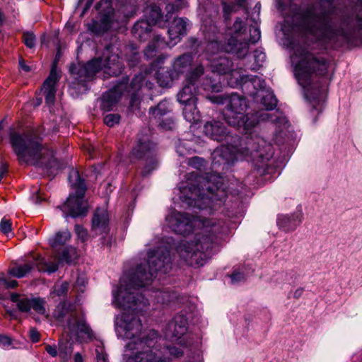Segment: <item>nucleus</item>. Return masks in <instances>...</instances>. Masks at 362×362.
<instances>
[{"mask_svg":"<svg viewBox=\"0 0 362 362\" xmlns=\"http://www.w3.org/2000/svg\"><path fill=\"white\" fill-rule=\"evenodd\" d=\"M171 267L169 247L160 245L149 250L147 260L125 273L119 286L112 289V304L123 310L120 319L116 320L117 336L132 340L126 345L128 349H141L134 356H129L126 362H166L183 355V351L177 347L169 346L159 349L153 346L152 339L138 338L142 325L136 313L149 304L148 299L138 291L149 285L156 272L167 273Z\"/></svg>","mask_w":362,"mask_h":362,"instance_id":"nucleus-1","label":"nucleus"},{"mask_svg":"<svg viewBox=\"0 0 362 362\" xmlns=\"http://www.w3.org/2000/svg\"><path fill=\"white\" fill-rule=\"evenodd\" d=\"M168 226L173 231L187 235L199 228L194 240L182 241L176 247L179 257L188 265L199 267L203 266L213 254L222 235L228 227L223 221L206 218L202 216H193L170 210L165 217Z\"/></svg>","mask_w":362,"mask_h":362,"instance_id":"nucleus-2","label":"nucleus"},{"mask_svg":"<svg viewBox=\"0 0 362 362\" xmlns=\"http://www.w3.org/2000/svg\"><path fill=\"white\" fill-rule=\"evenodd\" d=\"M291 62L305 99L312 105L313 110L320 112L325 98L322 80L329 67L328 61L312 53L305 45H296Z\"/></svg>","mask_w":362,"mask_h":362,"instance_id":"nucleus-3","label":"nucleus"},{"mask_svg":"<svg viewBox=\"0 0 362 362\" xmlns=\"http://www.w3.org/2000/svg\"><path fill=\"white\" fill-rule=\"evenodd\" d=\"M177 190L183 204L209 213L219 207L227 197L223 177L214 173L203 176L190 173Z\"/></svg>","mask_w":362,"mask_h":362,"instance_id":"nucleus-4","label":"nucleus"},{"mask_svg":"<svg viewBox=\"0 0 362 362\" xmlns=\"http://www.w3.org/2000/svg\"><path fill=\"white\" fill-rule=\"evenodd\" d=\"M207 98L214 103L223 105V117L228 124L243 128L245 134L254 128L261 121H270L277 125L286 126V117L279 111L269 113L259 111L254 115H245L248 102L244 95L232 93L221 95L209 96Z\"/></svg>","mask_w":362,"mask_h":362,"instance_id":"nucleus-5","label":"nucleus"},{"mask_svg":"<svg viewBox=\"0 0 362 362\" xmlns=\"http://www.w3.org/2000/svg\"><path fill=\"white\" fill-rule=\"evenodd\" d=\"M273 148L272 145L264 138L255 135L248 138L246 141V146L241 149H237L233 146H221L216 149L213 153V168L216 165H223L228 168L235 160L243 157L250 156L252 162L257 166H262L273 156Z\"/></svg>","mask_w":362,"mask_h":362,"instance_id":"nucleus-6","label":"nucleus"},{"mask_svg":"<svg viewBox=\"0 0 362 362\" xmlns=\"http://www.w3.org/2000/svg\"><path fill=\"white\" fill-rule=\"evenodd\" d=\"M303 23L307 34L325 45H335L345 35L344 29L338 25L332 9L318 11L309 8L303 15Z\"/></svg>","mask_w":362,"mask_h":362,"instance_id":"nucleus-7","label":"nucleus"},{"mask_svg":"<svg viewBox=\"0 0 362 362\" xmlns=\"http://www.w3.org/2000/svg\"><path fill=\"white\" fill-rule=\"evenodd\" d=\"M11 144L21 164L41 165L45 163L47 150L33 133L11 134Z\"/></svg>","mask_w":362,"mask_h":362,"instance_id":"nucleus-8","label":"nucleus"},{"mask_svg":"<svg viewBox=\"0 0 362 362\" xmlns=\"http://www.w3.org/2000/svg\"><path fill=\"white\" fill-rule=\"evenodd\" d=\"M69 181L74 192H71L66 202L59 206L64 213V217L76 218L86 216L88 211L87 204L84 199L86 185L79 172L71 169L69 174Z\"/></svg>","mask_w":362,"mask_h":362,"instance_id":"nucleus-9","label":"nucleus"},{"mask_svg":"<svg viewBox=\"0 0 362 362\" xmlns=\"http://www.w3.org/2000/svg\"><path fill=\"white\" fill-rule=\"evenodd\" d=\"M232 35L226 41L223 49L225 52L235 54L238 58L243 59L248 53L249 45L245 37L241 38L246 30L245 23L241 18H236L230 28Z\"/></svg>","mask_w":362,"mask_h":362,"instance_id":"nucleus-10","label":"nucleus"},{"mask_svg":"<svg viewBox=\"0 0 362 362\" xmlns=\"http://www.w3.org/2000/svg\"><path fill=\"white\" fill-rule=\"evenodd\" d=\"M204 69L202 64L196 65L186 75L182 88L177 95V101L182 105L197 103L198 87L197 82L204 74Z\"/></svg>","mask_w":362,"mask_h":362,"instance_id":"nucleus-11","label":"nucleus"},{"mask_svg":"<svg viewBox=\"0 0 362 362\" xmlns=\"http://www.w3.org/2000/svg\"><path fill=\"white\" fill-rule=\"evenodd\" d=\"M214 49H216V51L219 49V44L217 41H211L209 42L206 47V58L211 63L210 66L212 71L218 73V74L232 73L233 76H235L238 71L232 69V62L225 57L220 56L217 58L213 57L211 54Z\"/></svg>","mask_w":362,"mask_h":362,"instance_id":"nucleus-12","label":"nucleus"},{"mask_svg":"<svg viewBox=\"0 0 362 362\" xmlns=\"http://www.w3.org/2000/svg\"><path fill=\"white\" fill-rule=\"evenodd\" d=\"M104 69L102 64V58L98 57L91 59L86 64H72L70 66L71 73L79 83L91 80L96 73Z\"/></svg>","mask_w":362,"mask_h":362,"instance_id":"nucleus-13","label":"nucleus"},{"mask_svg":"<svg viewBox=\"0 0 362 362\" xmlns=\"http://www.w3.org/2000/svg\"><path fill=\"white\" fill-rule=\"evenodd\" d=\"M146 21L136 22L132 28V33L141 37L145 33L151 32V24H156L161 18V10L157 6H152L145 11Z\"/></svg>","mask_w":362,"mask_h":362,"instance_id":"nucleus-14","label":"nucleus"},{"mask_svg":"<svg viewBox=\"0 0 362 362\" xmlns=\"http://www.w3.org/2000/svg\"><path fill=\"white\" fill-rule=\"evenodd\" d=\"M237 81L245 93L254 98L265 87L264 80L257 76L240 75Z\"/></svg>","mask_w":362,"mask_h":362,"instance_id":"nucleus-15","label":"nucleus"},{"mask_svg":"<svg viewBox=\"0 0 362 362\" xmlns=\"http://www.w3.org/2000/svg\"><path fill=\"white\" fill-rule=\"evenodd\" d=\"M111 47H107L102 58V64L105 72L110 75L117 76L122 72L124 66L118 54L112 53Z\"/></svg>","mask_w":362,"mask_h":362,"instance_id":"nucleus-16","label":"nucleus"},{"mask_svg":"<svg viewBox=\"0 0 362 362\" xmlns=\"http://www.w3.org/2000/svg\"><path fill=\"white\" fill-rule=\"evenodd\" d=\"M59 79V76L57 72L56 65L53 64L50 73L42 87V91L45 96V103L49 107L54 104L56 86Z\"/></svg>","mask_w":362,"mask_h":362,"instance_id":"nucleus-17","label":"nucleus"},{"mask_svg":"<svg viewBox=\"0 0 362 362\" xmlns=\"http://www.w3.org/2000/svg\"><path fill=\"white\" fill-rule=\"evenodd\" d=\"M188 327L187 319L183 314L176 315L168 325L165 329V337L170 339H179L184 335Z\"/></svg>","mask_w":362,"mask_h":362,"instance_id":"nucleus-18","label":"nucleus"},{"mask_svg":"<svg viewBox=\"0 0 362 362\" xmlns=\"http://www.w3.org/2000/svg\"><path fill=\"white\" fill-rule=\"evenodd\" d=\"M204 132L206 136L217 141L226 140L230 137L224 124L215 119L207 122L204 124Z\"/></svg>","mask_w":362,"mask_h":362,"instance_id":"nucleus-19","label":"nucleus"},{"mask_svg":"<svg viewBox=\"0 0 362 362\" xmlns=\"http://www.w3.org/2000/svg\"><path fill=\"white\" fill-rule=\"evenodd\" d=\"M187 21L182 18H176L173 20L168 30L170 38L169 42H167L168 47H174L187 34Z\"/></svg>","mask_w":362,"mask_h":362,"instance_id":"nucleus-20","label":"nucleus"},{"mask_svg":"<svg viewBox=\"0 0 362 362\" xmlns=\"http://www.w3.org/2000/svg\"><path fill=\"white\" fill-rule=\"evenodd\" d=\"M109 214L105 209H98L92 218L91 230L95 235L107 234L109 231Z\"/></svg>","mask_w":362,"mask_h":362,"instance_id":"nucleus-21","label":"nucleus"},{"mask_svg":"<svg viewBox=\"0 0 362 362\" xmlns=\"http://www.w3.org/2000/svg\"><path fill=\"white\" fill-rule=\"evenodd\" d=\"M303 214L297 210L291 214H281L277 218V225L286 232L294 230L302 222Z\"/></svg>","mask_w":362,"mask_h":362,"instance_id":"nucleus-22","label":"nucleus"},{"mask_svg":"<svg viewBox=\"0 0 362 362\" xmlns=\"http://www.w3.org/2000/svg\"><path fill=\"white\" fill-rule=\"evenodd\" d=\"M154 153V144H152L148 137L139 139L137 144L133 148L130 158L131 159H145Z\"/></svg>","mask_w":362,"mask_h":362,"instance_id":"nucleus-23","label":"nucleus"},{"mask_svg":"<svg viewBox=\"0 0 362 362\" xmlns=\"http://www.w3.org/2000/svg\"><path fill=\"white\" fill-rule=\"evenodd\" d=\"M73 322L71 320L68 322V328L71 334L81 339L93 337V331L85 321L76 320V319Z\"/></svg>","mask_w":362,"mask_h":362,"instance_id":"nucleus-24","label":"nucleus"},{"mask_svg":"<svg viewBox=\"0 0 362 362\" xmlns=\"http://www.w3.org/2000/svg\"><path fill=\"white\" fill-rule=\"evenodd\" d=\"M152 298L151 300L160 305H168L177 299V294L169 288H163L151 291V293L147 294Z\"/></svg>","mask_w":362,"mask_h":362,"instance_id":"nucleus-25","label":"nucleus"},{"mask_svg":"<svg viewBox=\"0 0 362 362\" xmlns=\"http://www.w3.org/2000/svg\"><path fill=\"white\" fill-rule=\"evenodd\" d=\"M193 57L191 54L185 53L174 59L172 62V67L175 75L180 78L192 66Z\"/></svg>","mask_w":362,"mask_h":362,"instance_id":"nucleus-26","label":"nucleus"},{"mask_svg":"<svg viewBox=\"0 0 362 362\" xmlns=\"http://www.w3.org/2000/svg\"><path fill=\"white\" fill-rule=\"evenodd\" d=\"M124 85L120 84L115 90H110L105 92L102 97L101 108L105 111H110L112 107L117 103L121 93H117V90H122Z\"/></svg>","mask_w":362,"mask_h":362,"instance_id":"nucleus-27","label":"nucleus"},{"mask_svg":"<svg viewBox=\"0 0 362 362\" xmlns=\"http://www.w3.org/2000/svg\"><path fill=\"white\" fill-rule=\"evenodd\" d=\"M156 78L158 83L162 87H170L174 81L179 78L178 76L175 74L173 67L157 71L156 72Z\"/></svg>","mask_w":362,"mask_h":362,"instance_id":"nucleus-28","label":"nucleus"},{"mask_svg":"<svg viewBox=\"0 0 362 362\" xmlns=\"http://www.w3.org/2000/svg\"><path fill=\"white\" fill-rule=\"evenodd\" d=\"M153 86V83L146 80V76L143 74L135 76L131 81L129 92H132L133 98L136 96V93L141 88H146L151 90Z\"/></svg>","mask_w":362,"mask_h":362,"instance_id":"nucleus-29","label":"nucleus"},{"mask_svg":"<svg viewBox=\"0 0 362 362\" xmlns=\"http://www.w3.org/2000/svg\"><path fill=\"white\" fill-rule=\"evenodd\" d=\"M167 45L163 37L160 35H155L153 40L149 43L144 50V55L147 59L153 58L159 49H163Z\"/></svg>","mask_w":362,"mask_h":362,"instance_id":"nucleus-30","label":"nucleus"},{"mask_svg":"<svg viewBox=\"0 0 362 362\" xmlns=\"http://www.w3.org/2000/svg\"><path fill=\"white\" fill-rule=\"evenodd\" d=\"M72 307L73 305L68 302H64L59 303L54 312V317L59 321H62L64 317H66L67 315H70L71 319H69V321L74 320L76 318V314L73 313L72 311Z\"/></svg>","mask_w":362,"mask_h":362,"instance_id":"nucleus-31","label":"nucleus"},{"mask_svg":"<svg viewBox=\"0 0 362 362\" xmlns=\"http://www.w3.org/2000/svg\"><path fill=\"white\" fill-rule=\"evenodd\" d=\"M182 114L185 119L191 124L201 121V115L197 108V103L183 105Z\"/></svg>","mask_w":362,"mask_h":362,"instance_id":"nucleus-32","label":"nucleus"},{"mask_svg":"<svg viewBox=\"0 0 362 362\" xmlns=\"http://www.w3.org/2000/svg\"><path fill=\"white\" fill-rule=\"evenodd\" d=\"M11 300L16 303L17 308L21 312L28 313L31 310L32 298L21 296L18 293H12Z\"/></svg>","mask_w":362,"mask_h":362,"instance_id":"nucleus-33","label":"nucleus"},{"mask_svg":"<svg viewBox=\"0 0 362 362\" xmlns=\"http://www.w3.org/2000/svg\"><path fill=\"white\" fill-rule=\"evenodd\" d=\"M35 265L40 272L53 273L58 269V264L54 262L47 261L44 257H38L35 260Z\"/></svg>","mask_w":362,"mask_h":362,"instance_id":"nucleus-34","label":"nucleus"},{"mask_svg":"<svg viewBox=\"0 0 362 362\" xmlns=\"http://www.w3.org/2000/svg\"><path fill=\"white\" fill-rule=\"evenodd\" d=\"M171 110V105L168 100H164L160 102L155 107L150 108V113L155 118H160Z\"/></svg>","mask_w":362,"mask_h":362,"instance_id":"nucleus-35","label":"nucleus"},{"mask_svg":"<svg viewBox=\"0 0 362 362\" xmlns=\"http://www.w3.org/2000/svg\"><path fill=\"white\" fill-rule=\"evenodd\" d=\"M71 238V233L69 230H65L59 231L55 235L49 239V243L52 247L65 244Z\"/></svg>","mask_w":362,"mask_h":362,"instance_id":"nucleus-36","label":"nucleus"},{"mask_svg":"<svg viewBox=\"0 0 362 362\" xmlns=\"http://www.w3.org/2000/svg\"><path fill=\"white\" fill-rule=\"evenodd\" d=\"M146 163L141 170V175L146 177L149 175L152 171L156 170L158 165V160L156 158V155L153 154L148 158H145Z\"/></svg>","mask_w":362,"mask_h":362,"instance_id":"nucleus-37","label":"nucleus"},{"mask_svg":"<svg viewBox=\"0 0 362 362\" xmlns=\"http://www.w3.org/2000/svg\"><path fill=\"white\" fill-rule=\"evenodd\" d=\"M262 98V104L265 107L266 110H271L274 109L277 105V99L272 93L266 92L265 94L260 95Z\"/></svg>","mask_w":362,"mask_h":362,"instance_id":"nucleus-38","label":"nucleus"},{"mask_svg":"<svg viewBox=\"0 0 362 362\" xmlns=\"http://www.w3.org/2000/svg\"><path fill=\"white\" fill-rule=\"evenodd\" d=\"M78 258L77 252L75 247L69 246L66 247L60 257V260L67 264H71Z\"/></svg>","mask_w":362,"mask_h":362,"instance_id":"nucleus-39","label":"nucleus"},{"mask_svg":"<svg viewBox=\"0 0 362 362\" xmlns=\"http://www.w3.org/2000/svg\"><path fill=\"white\" fill-rule=\"evenodd\" d=\"M33 269V264L31 263L25 264L23 265H20L16 267H13L11 270V274L17 277L22 278L25 276L27 274H28Z\"/></svg>","mask_w":362,"mask_h":362,"instance_id":"nucleus-40","label":"nucleus"},{"mask_svg":"<svg viewBox=\"0 0 362 362\" xmlns=\"http://www.w3.org/2000/svg\"><path fill=\"white\" fill-rule=\"evenodd\" d=\"M202 86L204 90L211 92H219L221 88L219 83L214 82L211 78L208 77L203 78Z\"/></svg>","mask_w":362,"mask_h":362,"instance_id":"nucleus-41","label":"nucleus"},{"mask_svg":"<svg viewBox=\"0 0 362 362\" xmlns=\"http://www.w3.org/2000/svg\"><path fill=\"white\" fill-rule=\"evenodd\" d=\"M255 64L250 69L252 70L257 69L262 66L263 62L266 59V54L260 49H256L254 52Z\"/></svg>","mask_w":362,"mask_h":362,"instance_id":"nucleus-42","label":"nucleus"},{"mask_svg":"<svg viewBox=\"0 0 362 362\" xmlns=\"http://www.w3.org/2000/svg\"><path fill=\"white\" fill-rule=\"evenodd\" d=\"M45 301L40 298H32L31 308L38 314L44 315L45 313Z\"/></svg>","mask_w":362,"mask_h":362,"instance_id":"nucleus-43","label":"nucleus"},{"mask_svg":"<svg viewBox=\"0 0 362 362\" xmlns=\"http://www.w3.org/2000/svg\"><path fill=\"white\" fill-rule=\"evenodd\" d=\"M250 37L249 40H247L248 43L251 42L252 44L256 43L259 41L261 37V32L257 26V21H255V25H252L250 28Z\"/></svg>","mask_w":362,"mask_h":362,"instance_id":"nucleus-44","label":"nucleus"},{"mask_svg":"<svg viewBox=\"0 0 362 362\" xmlns=\"http://www.w3.org/2000/svg\"><path fill=\"white\" fill-rule=\"evenodd\" d=\"M168 58V55L167 54H160L159 55L152 63H151V67L153 70L157 71L162 70L165 69L163 67V65L166 61V59Z\"/></svg>","mask_w":362,"mask_h":362,"instance_id":"nucleus-45","label":"nucleus"},{"mask_svg":"<svg viewBox=\"0 0 362 362\" xmlns=\"http://www.w3.org/2000/svg\"><path fill=\"white\" fill-rule=\"evenodd\" d=\"M187 163L192 168L201 170L205 167L206 161L202 158L194 156L189 159Z\"/></svg>","mask_w":362,"mask_h":362,"instance_id":"nucleus-46","label":"nucleus"},{"mask_svg":"<svg viewBox=\"0 0 362 362\" xmlns=\"http://www.w3.org/2000/svg\"><path fill=\"white\" fill-rule=\"evenodd\" d=\"M97 9L104 12V16L107 17L112 12L111 1L110 0H102L97 5Z\"/></svg>","mask_w":362,"mask_h":362,"instance_id":"nucleus-47","label":"nucleus"},{"mask_svg":"<svg viewBox=\"0 0 362 362\" xmlns=\"http://www.w3.org/2000/svg\"><path fill=\"white\" fill-rule=\"evenodd\" d=\"M69 288V284L67 282H63L60 284H56L52 291V294H54L57 296H62L66 293Z\"/></svg>","mask_w":362,"mask_h":362,"instance_id":"nucleus-48","label":"nucleus"},{"mask_svg":"<svg viewBox=\"0 0 362 362\" xmlns=\"http://www.w3.org/2000/svg\"><path fill=\"white\" fill-rule=\"evenodd\" d=\"M23 39L25 45L29 47L33 48L35 45L36 38L35 35L30 32H25L23 35Z\"/></svg>","mask_w":362,"mask_h":362,"instance_id":"nucleus-49","label":"nucleus"},{"mask_svg":"<svg viewBox=\"0 0 362 362\" xmlns=\"http://www.w3.org/2000/svg\"><path fill=\"white\" fill-rule=\"evenodd\" d=\"M104 123L108 127H113L118 124L120 120V116L118 114H108L104 117Z\"/></svg>","mask_w":362,"mask_h":362,"instance_id":"nucleus-50","label":"nucleus"},{"mask_svg":"<svg viewBox=\"0 0 362 362\" xmlns=\"http://www.w3.org/2000/svg\"><path fill=\"white\" fill-rule=\"evenodd\" d=\"M222 5L224 18L228 20L230 18V14L235 11V6L237 5L233 3L227 4L226 1H223Z\"/></svg>","mask_w":362,"mask_h":362,"instance_id":"nucleus-51","label":"nucleus"},{"mask_svg":"<svg viewBox=\"0 0 362 362\" xmlns=\"http://www.w3.org/2000/svg\"><path fill=\"white\" fill-rule=\"evenodd\" d=\"M88 30L95 34H99L104 32L106 28H102L101 25L95 21H93L91 23L88 24Z\"/></svg>","mask_w":362,"mask_h":362,"instance_id":"nucleus-52","label":"nucleus"},{"mask_svg":"<svg viewBox=\"0 0 362 362\" xmlns=\"http://www.w3.org/2000/svg\"><path fill=\"white\" fill-rule=\"evenodd\" d=\"M0 230L5 235H8L11 232V220L3 218L0 222Z\"/></svg>","mask_w":362,"mask_h":362,"instance_id":"nucleus-53","label":"nucleus"},{"mask_svg":"<svg viewBox=\"0 0 362 362\" xmlns=\"http://www.w3.org/2000/svg\"><path fill=\"white\" fill-rule=\"evenodd\" d=\"M71 352L72 349H71V347H64L62 345L59 346V356L63 361H66L69 359Z\"/></svg>","mask_w":362,"mask_h":362,"instance_id":"nucleus-54","label":"nucleus"},{"mask_svg":"<svg viewBox=\"0 0 362 362\" xmlns=\"http://www.w3.org/2000/svg\"><path fill=\"white\" fill-rule=\"evenodd\" d=\"M356 20L357 22V26L362 28V0H358L356 6Z\"/></svg>","mask_w":362,"mask_h":362,"instance_id":"nucleus-55","label":"nucleus"},{"mask_svg":"<svg viewBox=\"0 0 362 362\" xmlns=\"http://www.w3.org/2000/svg\"><path fill=\"white\" fill-rule=\"evenodd\" d=\"M132 56H129L127 54V60L129 62V66H135L138 64L139 61V56L137 52H136L134 49H131Z\"/></svg>","mask_w":362,"mask_h":362,"instance_id":"nucleus-56","label":"nucleus"},{"mask_svg":"<svg viewBox=\"0 0 362 362\" xmlns=\"http://www.w3.org/2000/svg\"><path fill=\"white\" fill-rule=\"evenodd\" d=\"M75 232L78 236V238L82 241L84 242L87 238V230L80 225L75 226Z\"/></svg>","mask_w":362,"mask_h":362,"instance_id":"nucleus-57","label":"nucleus"},{"mask_svg":"<svg viewBox=\"0 0 362 362\" xmlns=\"http://www.w3.org/2000/svg\"><path fill=\"white\" fill-rule=\"evenodd\" d=\"M95 351L97 362H108L107 356L106 354L103 353V349L102 347H98L96 349Z\"/></svg>","mask_w":362,"mask_h":362,"instance_id":"nucleus-58","label":"nucleus"},{"mask_svg":"<svg viewBox=\"0 0 362 362\" xmlns=\"http://www.w3.org/2000/svg\"><path fill=\"white\" fill-rule=\"evenodd\" d=\"M230 279L233 284H238L245 279V276L243 273L235 271L230 275Z\"/></svg>","mask_w":362,"mask_h":362,"instance_id":"nucleus-59","label":"nucleus"},{"mask_svg":"<svg viewBox=\"0 0 362 362\" xmlns=\"http://www.w3.org/2000/svg\"><path fill=\"white\" fill-rule=\"evenodd\" d=\"M29 337L30 340L35 343L40 340V333L35 328H31L29 332Z\"/></svg>","mask_w":362,"mask_h":362,"instance_id":"nucleus-60","label":"nucleus"},{"mask_svg":"<svg viewBox=\"0 0 362 362\" xmlns=\"http://www.w3.org/2000/svg\"><path fill=\"white\" fill-rule=\"evenodd\" d=\"M11 339L6 335H0V346L8 347L11 345Z\"/></svg>","mask_w":362,"mask_h":362,"instance_id":"nucleus-61","label":"nucleus"},{"mask_svg":"<svg viewBox=\"0 0 362 362\" xmlns=\"http://www.w3.org/2000/svg\"><path fill=\"white\" fill-rule=\"evenodd\" d=\"M45 350L52 357H55L58 354L57 347L55 346L46 345Z\"/></svg>","mask_w":362,"mask_h":362,"instance_id":"nucleus-62","label":"nucleus"},{"mask_svg":"<svg viewBox=\"0 0 362 362\" xmlns=\"http://www.w3.org/2000/svg\"><path fill=\"white\" fill-rule=\"evenodd\" d=\"M20 68L24 71L25 72H30L32 71V67L25 64V62L23 59L21 58L18 62Z\"/></svg>","mask_w":362,"mask_h":362,"instance_id":"nucleus-63","label":"nucleus"},{"mask_svg":"<svg viewBox=\"0 0 362 362\" xmlns=\"http://www.w3.org/2000/svg\"><path fill=\"white\" fill-rule=\"evenodd\" d=\"M2 281L6 288H13L18 285V282L16 280L8 281L3 279Z\"/></svg>","mask_w":362,"mask_h":362,"instance_id":"nucleus-64","label":"nucleus"}]
</instances>
